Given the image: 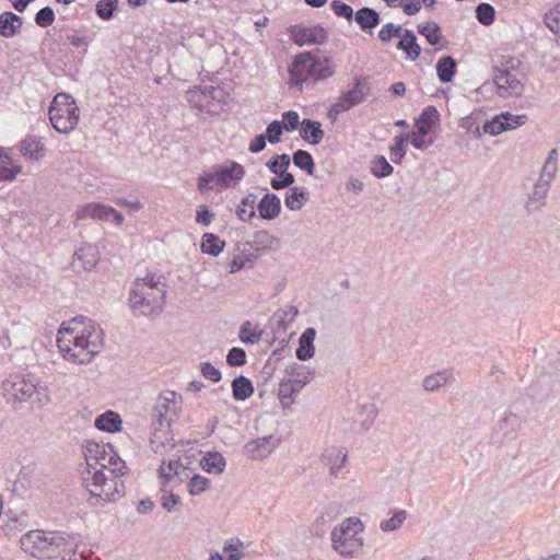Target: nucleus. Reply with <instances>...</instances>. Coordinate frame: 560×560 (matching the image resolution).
Wrapping results in <instances>:
<instances>
[{
	"instance_id": "obj_45",
	"label": "nucleus",
	"mask_w": 560,
	"mask_h": 560,
	"mask_svg": "<svg viewBox=\"0 0 560 560\" xmlns=\"http://www.w3.org/2000/svg\"><path fill=\"white\" fill-rule=\"evenodd\" d=\"M409 139V135H400L394 138V144L390 145V160L400 164L406 155V141Z\"/></svg>"
},
{
	"instance_id": "obj_55",
	"label": "nucleus",
	"mask_w": 560,
	"mask_h": 560,
	"mask_svg": "<svg viewBox=\"0 0 560 560\" xmlns=\"http://www.w3.org/2000/svg\"><path fill=\"white\" fill-rule=\"evenodd\" d=\"M503 118H501V114L493 117L491 120H488L482 126V132L489 133L491 136H498L503 131H506V125L503 122Z\"/></svg>"
},
{
	"instance_id": "obj_37",
	"label": "nucleus",
	"mask_w": 560,
	"mask_h": 560,
	"mask_svg": "<svg viewBox=\"0 0 560 560\" xmlns=\"http://www.w3.org/2000/svg\"><path fill=\"white\" fill-rule=\"evenodd\" d=\"M522 419L518 415L511 411L506 412L502 420L499 421V429L504 431V436L509 440H513L516 436V432L522 425Z\"/></svg>"
},
{
	"instance_id": "obj_31",
	"label": "nucleus",
	"mask_w": 560,
	"mask_h": 560,
	"mask_svg": "<svg viewBox=\"0 0 560 560\" xmlns=\"http://www.w3.org/2000/svg\"><path fill=\"white\" fill-rule=\"evenodd\" d=\"M95 427L105 432H119L121 430V419L117 412L108 410L95 420Z\"/></svg>"
},
{
	"instance_id": "obj_23",
	"label": "nucleus",
	"mask_w": 560,
	"mask_h": 560,
	"mask_svg": "<svg viewBox=\"0 0 560 560\" xmlns=\"http://www.w3.org/2000/svg\"><path fill=\"white\" fill-rule=\"evenodd\" d=\"M23 19L11 12L5 11L0 14V35L5 38H12L21 32Z\"/></svg>"
},
{
	"instance_id": "obj_24",
	"label": "nucleus",
	"mask_w": 560,
	"mask_h": 560,
	"mask_svg": "<svg viewBox=\"0 0 560 560\" xmlns=\"http://www.w3.org/2000/svg\"><path fill=\"white\" fill-rule=\"evenodd\" d=\"M316 337V330L313 327L306 328L300 337L299 348L295 351V355L301 361H306L314 357L315 347L314 340Z\"/></svg>"
},
{
	"instance_id": "obj_26",
	"label": "nucleus",
	"mask_w": 560,
	"mask_h": 560,
	"mask_svg": "<svg viewBox=\"0 0 560 560\" xmlns=\"http://www.w3.org/2000/svg\"><path fill=\"white\" fill-rule=\"evenodd\" d=\"M21 170V165L16 164L9 153L0 148V182L13 180Z\"/></svg>"
},
{
	"instance_id": "obj_29",
	"label": "nucleus",
	"mask_w": 560,
	"mask_h": 560,
	"mask_svg": "<svg viewBox=\"0 0 560 560\" xmlns=\"http://www.w3.org/2000/svg\"><path fill=\"white\" fill-rule=\"evenodd\" d=\"M558 172V151L552 149L549 151L548 156L541 167L539 177L537 180L551 186L553 178Z\"/></svg>"
},
{
	"instance_id": "obj_60",
	"label": "nucleus",
	"mask_w": 560,
	"mask_h": 560,
	"mask_svg": "<svg viewBox=\"0 0 560 560\" xmlns=\"http://www.w3.org/2000/svg\"><path fill=\"white\" fill-rule=\"evenodd\" d=\"M60 39L65 42V44H70L73 47H86L89 45V37L81 36L77 32H66L65 36L60 35Z\"/></svg>"
},
{
	"instance_id": "obj_27",
	"label": "nucleus",
	"mask_w": 560,
	"mask_h": 560,
	"mask_svg": "<svg viewBox=\"0 0 560 560\" xmlns=\"http://www.w3.org/2000/svg\"><path fill=\"white\" fill-rule=\"evenodd\" d=\"M354 20L363 32H369L380 24V14L372 8H361L354 14Z\"/></svg>"
},
{
	"instance_id": "obj_57",
	"label": "nucleus",
	"mask_w": 560,
	"mask_h": 560,
	"mask_svg": "<svg viewBox=\"0 0 560 560\" xmlns=\"http://www.w3.org/2000/svg\"><path fill=\"white\" fill-rule=\"evenodd\" d=\"M330 7L337 16L343 18L349 22L353 19V16L355 14L353 12V9L349 4H347L340 0H334L330 3Z\"/></svg>"
},
{
	"instance_id": "obj_63",
	"label": "nucleus",
	"mask_w": 560,
	"mask_h": 560,
	"mask_svg": "<svg viewBox=\"0 0 560 560\" xmlns=\"http://www.w3.org/2000/svg\"><path fill=\"white\" fill-rule=\"evenodd\" d=\"M200 373L206 378L213 383H218L222 378L221 372L210 362L200 363Z\"/></svg>"
},
{
	"instance_id": "obj_28",
	"label": "nucleus",
	"mask_w": 560,
	"mask_h": 560,
	"mask_svg": "<svg viewBox=\"0 0 560 560\" xmlns=\"http://www.w3.org/2000/svg\"><path fill=\"white\" fill-rule=\"evenodd\" d=\"M20 152L24 158L39 160L45 154V147L35 137L27 136L20 143Z\"/></svg>"
},
{
	"instance_id": "obj_50",
	"label": "nucleus",
	"mask_w": 560,
	"mask_h": 560,
	"mask_svg": "<svg viewBox=\"0 0 560 560\" xmlns=\"http://www.w3.org/2000/svg\"><path fill=\"white\" fill-rule=\"evenodd\" d=\"M296 389L292 380H282L279 384L278 397L281 404L290 405L293 401Z\"/></svg>"
},
{
	"instance_id": "obj_59",
	"label": "nucleus",
	"mask_w": 560,
	"mask_h": 560,
	"mask_svg": "<svg viewBox=\"0 0 560 560\" xmlns=\"http://www.w3.org/2000/svg\"><path fill=\"white\" fill-rule=\"evenodd\" d=\"M167 469L170 472H166L164 467L160 468V476L165 480L164 483L166 485L174 478V476H178L180 471H185V467H183L178 460H170L167 464Z\"/></svg>"
},
{
	"instance_id": "obj_16",
	"label": "nucleus",
	"mask_w": 560,
	"mask_h": 560,
	"mask_svg": "<svg viewBox=\"0 0 560 560\" xmlns=\"http://www.w3.org/2000/svg\"><path fill=\"white\" fill-rule=\"evenodd\" d=\"M112 444L98 443L95 441H89L85 445L84 456L86 459V469H103L105 470L106 463H109L107 458L108 447Z\"/></svg>"
},
{
	"instance_id": "obj_39",
	"label": "nucleus",
	"mask_w": 560,
	"mask_h": 560,
	"mask_svg": "<svg viewBox=\"0 0 560 560\" xmlns=\"http://www.w3.org/2000/svg\"><path fill=\"white\" fill-rule=\"evenodd\" d=\"M256 202V196L249 194L247 197L241 200L236 209L237 218L243 222H249L253 218H255L256 212L254 210V206Z\"/></svg>"
},
{
	"instance_id": "obj_20",
	"label": "nucleus",
	"mask_w": 560,
	"mask_h": 560,
	"mask_svg": "<svg viewBox=\"0 0 560 560\" xmlns=\"http://www.w3.org/2000/svg\"><path fill=\"white\" fill-rule=\"evenodd\" d=\"M550 186L536 180L533 186L532 191L527 195V200L525 202V210L527 213H534L541 210L547 205V196L549 192Z\"/></svg>"
},
{
	"instance_id": "obj_25",
	"label": "nucleus",
	"mask_w": 560,
	"mask_h": 560,
	"mask_svg": "<svg viewBox=\"0 0 560 560\" xmlns=\"http://www.w3.org/2000/svg\"><path fill=\"white\" fill-rule=\"evenodd\" d=\"M453 382H455L453 372L451 370H441L424 377L423 388L427 392H434Z\"/></svg>"
},
{
	"instance_id": "obj_6",
	"label": "nucleus",
	"mask_w": 560,
	"mask_h": 560,
	"mask_svg": "<svg viewBox=\"0 0 560 560\" xmlns=\"http://www.w3.org/2000/svg\"><path fill=\"white\" fill-rule=\"evenodd\" d=\"M334 72L327 58L313 52L299 54L289 67L290 83L299 90H302L304 83H316L331 77Z\"/></svg>"
},
{
	"instance_id": "obj_13",
	"label": "nucleus",
	"mask_w": 560,
	"mask_h": 560,
	"mask_svg": "<svg viewBox=\"0 0 560 560\" xmlns=\"http://www.w3.org/2000/svg\"><path fill=\"white\" fill-rule=\"evenodd\" d=\"M332 548L342 557L351 558L363 546V539L355 533H346L345 529H332Z\"/></svg>"
},
{
	"instance_id": "obj_34",
	"label": "nucleus",
	"mask_w": 560,
	"mask_h": 560,
	"mask_svg": "<svg viewBox=\"0 0 560 560\" xmlns=\"http://www.w3.org/2000/svg\"><path fill=\"white\" fill-rule=\"evenodd\" d=\"M456 61L451 56H444L436 62L435 69L439 80L442 83L452 82L456 73Z\"/></svg>"
},
{
	"instance_id": "obj_49",
	"label": "nucleus",
	"mask_w": 560,
	"mask_h": 560,
	"mask_svg": "<svg viewBox=\"0 0 560 560\" xmlns=\"http://www.w3.org/2000/svg\"><path fill=\"white\" fill-rule=\"evenodd\" d=\"M118 0H100L96 3L95 12L98 18L108 21L114 16V12L118 8Z\"/></svg>"
},
{
	"instance_id": "obj_10",
	"label": "nucleus",
	"mask_w": 560,
	"mask_h": 560,
	"mask_svg": "<svg viewBox=\"0 0 560 560\" xmlns=\"http://www.w3.org/2000/svg\"><path fill=\"white\" fill-rule=\"evenodd\" d=\"M440 113L434 106H427L421 112L420 116L416 119L417 130L409 135L411 144L419 150L428 149L433 140H425V136L439 122Z\"/></svg>"
},
{
	"instance_id": "obj_8",
	"label": "nucleus",
	"mask_w": 560,
	"mask_h": 560,
	"mask_svg": "<svg viewBox=\"0 0 560 560\" xmlns=\"http://www.w3.org/2000/svg\"><path fill=\"white\" fill-rule=\"evenodd\" d=\"M245 175L244 167L237 162L230 161L198 177L197 187L203 192L219 187H225L230 182H240Z\"/></svg>"
},
{
	"instance_id": "obj_62",
	"label": "nucleus",
	"mask_w": 560,
	"mask_h": 560,
	"mask_svg": "<svg viewBox=\"0 0 560 560\" xmlns=\"http://www.w3.org/2000/svg\"><path fill=\"white\" fill-rule=\"evenodd\" d=\"M501 118H503V122L506 125L508 130L523 126L528 119V117L524 114L513 115L509 112L501 113Z\"/></svg>"
},
{
	"instance_id": "obj_47",
	"label": "nucleus",
	"mask_w": 560,
	"mask_h": 560,
	"mask_svg": "<svg viewBox=\"0 0 560 560\" xmlns=\"http://www.w3.org/2000/svg\"><path fill=\"white\" fill-rule=\"evenodd\" d=\"M418 32L423 35L431 45H438L442 38L440 26L435 22H427L418 26Z\"/></svg>"
},
{
	"instance_id": "obj_46",
	"label": "nucleus",
	"mask_w": 560,
	"mask_h": 560,
	"mask_svg": "<svg viewBox=\"0 0 560 560\" xmlns=\"http://www.w3.org/2000/svg\"><path fill=\"white\" fill-rule=\"evenodd\" d=\"M262 335V330L252 328L250 322L246 320L241 325L238 337L246 345L257 343Z\"/></svg>"
},
{
	"instance_id": "obj_44",
	"label": "nucleus",
	"mask_w": 560,
	"mask_h": 560,
	"mask_svg": "<svg viewBox=\"0 0 560 560\" xmlns=\"http://www.w3.org/2000/svg\"><path fill=\"white\" fill-rule=\"evenodd\" d=\"M291 163V159L287 153L277 154L272 156L267 163L266 166L268 170L275 175H281L284 171H288Z\"/></svg>"
},
{
	"instance_id": "obj_2",
	"label": "nucleus",
	"mask_w": 560,
	"mask_h": 560,
	"mask_svg": "<svg viewBox=\"0 0 560 560\" xmlns=\"http://www.w3.org/2000/svg\"><path fill=\"white\" fill-rule=\"evenodd\" d=\"M105 470L85 469L82 472V485L89 491L88 502L91 505H105L118 501L125 493L121 477L127 475L128 467L119 457L114 446L108 447Z\"/></svg>"
},
{
	"instance_id": "obj_11",
	"label": "nucleus",
	"mask_w": 560,
	"mask_h": 560,
	"mask_svg": "<svg viewBox=\"0 0 560 560\" xmlns=\"http://www.w3.org/2000/svg\"><path fill=\"white\" fill-rule=\"evenodd\" d=\"M75 218L78 221L86 219H94L100 221L113 220L116 225H121L125 220L124 215L116 209L100 202H90L79 208L75 212Z\"/></svg>"
},
{
	"instance_id": "obj_61",
	"label": "nucleus",
	"mask_w": 560,
	"mask_h": 560,
	"mask_svg": "<svg viewBox=\"0 0 560 560\" xmlns=\"http://www.w3.org/2000/svg\"><path fill=\"white\" fill-rule=\"evenodd\" d=\"M283 129L284 128H283L281 121L273 120L268 125L265 137H267L268 141L271 144H276V143L280 142V138H281Z\"/></svg>"
},
{
	"instance_id": "obj_15",
	"label": "nucleus",
	"mask_w": 560,
	"mask_h": 560,
	"mask_svg": "<svg viewBox=\"0 0 560 560\" xmlns=\"http://www.w3.org/2000/svg\"><path fill=\"white\" fill-rule=\"evenodd\" d=\"M292 38L299 46L320 45L327 40L328 32L320 25H314L311 27L295 26L292 30Z\"/></svg>"
},
{
	"instance_id": "obj_1",
	"label": "nucleus",
	"mask_w": 560,
	"mask_h": 560,
	"mask_svg": "<svg viewBox=\"0 0 560 560\" xmlns=\"http://www.w3.org/2000/svg\"><path fill=\"white\" fill-rule=\"evenodd\" d=\"M103 330L86 317L63 323L57 334L62 358L75 364H89L104 346Z\"/></svg>"
},
{
	"instance_id": "obj_21",
	"label": "nucleus",
	"mask_w": 560,
	"mask_h": 560,
	"mask_svg": "<svg viewBox=\"0 0 560 560\" xmlns=\"http://www.w3.org/2000/svg\"><path fill=\"white\" fill-rule=\"evenodd\" d=\"M98 261V250L92 244H82L73 254V266L80 265L84 270H91Z\"/></svg>"
},
{
	"instance_id": "obj_58",
	"label": "nucleus",
	"mask_w": 560,
	"mask_h": 560,
	"mask_svg": "<svg viewBox=\"0 0 560 560\" xmlns=\"http://www.w3.org/2000/svg\"><path fill=\"white\" fill-rule=\"evenodd\" d=\"M55 20V12L50 7L42 8L35 14V23L40 27L50 26Z\"/></svg>"
},
{
	"instance_id": "obj_53",
	"label": "nucleus",
	"mask_w": 560,
	"mask_h": 560,
	"mask_svg": "<svg viewBox=\"0 0 560 560\" xmlns=\"http://www.w3.org/2000/svg\"><path fill=\"white\" fill-rule=\"evenodd\" d=\"M210 480L201 475H194L188 485L187 490L190 495H199L208 489Z\"/></svg>"
},
{
	"instance_id": "obj_12",
	"label": "nucleus",
	"mask_w": 560,
	"mask_h": 560,
	"mask_svg": "<svg viewBox=\"0 0 560 560\" xmlns=\"http://www.w3.org/2000/svg\"><path fill=\"white\" fill-rule=\"evenodd\" d=\"M493 82L500 97L518 96L523 92V84L516 74L508 68L495 67L493 69Z\"/></svg>"
},
{
	"instance_id": "obj_5",
	"label": "nucleus",
	"mask_w": 560,
	"mask_h": 560,
	"mask_svg": "<svg viewBox=\"0 0 560 560\" xmlns=\"http://www.w3.org/2000/svg\"><path fill=\"white\" fill-rule=\"evenodd\" d=\"M166 290L153 276L137 279L130 292L129 303L135 312L143 316H155L163 311Z\"/></svg>"
},
{
	"instance_id": "obj_33",
	"label": "nucleus",
	"mask_w": 560,
	"mask_h": 560,
	"mask_svg": "<svg viewBox=\"0 0 560 560\" xmlns=\"http://www.w3.org/2000/svg\"><path fill=\"white\" fill-rule=\"evenodd\" d=\"M398 49L406 51L412 60L420 56L421 47L417 43V37L410 30H405L396 46Z\"/></svg>"
},
{
	"instance_id": "obj_4",
	"label": "nucleus",
	"mask_w": 560,
	"mask_h": 560,
	"mask_svg": "<svg viewBox=\"0 0 560 560\" xmlns=\"http://www.w3.org/2000/svg\"><path fill=\"white\" fill-rule=\"evenodd\" d=\"M182 402V395L174 390H164L156 397L150 413L152 447H160L168 440L171 424L178 418Z\"/></svg>"
},
{
	"instance_id": "obj_40",
	"label": "nucleus",
	"mask_w": 560,
	"mask_h": 560,
	"mask_svg": "<svg viewBox=\"0 0 560 560\" xmlns=\"http://www.w3.org/2000/svg\"><path fill=\"white\" fill-rule=\"evenodd\" d=\"M161 506L167 512L178 511L182 506V499L179 495L166 490V483L161 487L160 495Z\"/></svg>"
},
{
	"instance_id": "obj_51",
	"label": "nucleus",
	"mask_w": 560,
	"mask_h": 560,
	"mask_svg": "<svg viewBox=\"0 0 560 560\" xmlns=\"http://www.w3.org/2000/svg\"><path fill=\"white\" fill-rule=\"evenodd\" d=\"M406 518L407 512L405 510H398L390 518L382 521L380 527L383 532H393L399 528Z\"/></svg>"
},
{
	"instance_id": "obj_38",
	"label": "nucleus",
	"mask_w": 560,
	"mask_h": 560,
	"mask_svg": "<svg viewBox=\"0 0 560 560\" xmlns=\"http://www.w3.org/2000/svg\"><path fill=\"white\" fill-rule=\"evenodd\" d=\"M225 458L218 452L208 453L201 460V467L209 474H221L225 468Z\"/></svg>"
},
{
	"instance_id": "obj_42",
	"label": "nucleus",
	"mask_w": 560,
	"mask_h": 560,
	"mask_svg": "<svg viewBox=\"0 0 560 560\" xmlns=\"http://www.w3.org/2000/svg\"><path fill=\"white\" fill-rule=\"evenodd\" d=\"M287 373L290 376H293L295 380V384H299V387H304L308 384L314 376V372L307 370L304 365L301 364H292L287 369Z\"/></svg>"
},
{
	"instance_id": "obj_54",
	"label": "nucleus",
	"mask_w": 560,
	"mask_h": 560,
	"mask_svg": "<svg viewBox=\"0 0 560 560\" xmlns=\"http://www.w3.org/2000/svg\"><path fill=\"white\" fill-rule=\"evenodd\" d=\"M401 25L387 23L378 32V38L384 43H389L394 37H401L404 33Z\"/></svg>"
},
{
	"instance_id": "obj_7",
	"label": "nucleus",
	"mask_w": 560,
	"mask_h": 560,
	"mask_svg": "<svg viewBox=\"0 0 560 560\" xmlns=\"http://www.w3.org/2000/svg\"><path fill=\"white\" fill-rule=\"evenodd\" d=\"M51 126L60 133H69L80 119V109L75 100L67 93H58L49 106Z\"/></svg>"
},
{
	"instance_id": "obj_30",
	"label": "nucleus",
	"mask_w": 560,
	"mask_h": 560,
	"mask_svg": "<svg viewBox=\"0 0 560 560\" xmlns=\"http://www.w3.org/2000/svg\"><path fill=\"white\" fill-rule=\"evenodd\" d=\"M232 396L235 400L243 401L254 394V386L249 378L244 375L235 377L232 383Z\"/></svg>"
},
{
	"instance_id": "obj_18",
	"label": "nucleus",
	"mask_w": 560,
	"mask_h": 560,
	"mask_svg": "<svg viewBox=\"0 0 560 560\" xmlns=\"http://www.w3.org/2000/svg\"><path fill=\"white\" fill-rule=\"evenodd\" d=\"M364 98V85L358 81L352 89L339 96L338 102L331 106V110H336V113L349 110L363 102Z\"/></svg>"
},
{
	"instance_id": "obj_19",
	"label": "nucleus",
	"mask_w": 560,
	"mask_h": 560,
	"mask_svg": "<svg viewBox=\"0 0 560 560\" xmlns=\"http://www.w3.org/2000/svg\"><path fill=\"white\" fill-rule=\"evenodd\" d=\"M348 459L346 448L339 446H329L322 454L323 463L329 467L332 477H338L341 468L345 467Z\"/></svg>"
},
{
	"instance_id": "obj_43",
	"label": "nucleus",
	"mask_w": 560,
	"mask_h": 560,
	"mask_svg": "<svg viewBox=\"0 0 560 560\" xmlns=\"http://www.w3.org/2000/svg\"><path fill=\"white\" fill-rule=\"evenodd\" d=\"M371 173L377 178H384L393 174L394 168L383 155H376L371 161Z\"/></svg>"
},
{
	"instance_id": "obj_41",
	"label": "nucleus",
	"mask_w": 560,
	"mask_h": 560,
	"mask_svg": "<svg viewBox=\"0 0 560 560\" xmlns=\"http://www.w3.org/2000/svg\"><path fill=\"white\" fill-rule=\"evenodd\" d=\"M292 161L294 165L308 175H313L315 171V163L312 154L305 150H298L293 153Z\"/></svg>"
},
{
	"instance_id": "obj_36",
	"label": "nucleus",
	"mask_w": 560,
	"mask_h": 560,
	"mask_svg": "<svg viewBox=\"0 0 560 560\" xmlns=\"http://www.w3.org/2000/svg\"><path fill=\"white\" fill-rule=\"evenodd\" d=\"M225 246V242L213 233H205L201 237L200 248L203 254L219 256Z\"/></svg>"
},
{
	"instance_id": "obj_9",
	"label": "nucleus",
	"mask_w": 560,
	"mask_h": 560,
	"mask_svg": "<svg viewBox=\"0 0 560 560\" xmlns=\"http://www.w3.org/2000/svg\"><path fill=\"white\" fill-rule=\"evenodd\" d=\"M36 393V385L22 375H10L2 382V395L8 404L18 409Z\"/></svg>"
},
{
	"instance_id": "obj_64",
	"label": "nucleus",
	"mask_w": 560,
	"mask_h": 560,
	"mask_svg": "<svg viewBox=\"0 0 560 560\" xmlns=\"http://www.w3.org/2000/svg\"><path fill=\"white\" fill-rule=\"evenodd\" d=\"M282 118V126L288 131L295 130L299 127V125H301L300 116L295 110H288L283 113Z\"/></svg>"
},
{
	"instance_id": "obj_14",
	"label": "nucleus",
	"mask_w": 560,
	"mask_h": 560,
	"mask_svg": "<svg viewBox=\"0 0 560 560\" xmlns=\"http://www.w3.org/2000/svg\"><path fill=\"white\" fill-rule=\"evenodd\" d=\"M299 310L296 306L289 305L283 308H279L269 318V327L273 334L275 339H280L282 335L287 332L289 327L293 324Z\"/></svg>"
},
{
	"instance_id": "obj_32",
	"label": "nucleus",
	"mask_w": 560,
	"mask_h": 560,
	"mask_svg": "<svg viewBox=\"0 0 560 560\" xmlns=\"http://www.w3.org/2000/svg\"><path fill=\"white\" fill-rule=\"evenodd\" d=\"M301 137L312 144H318L324 138V131L318 121L304 119L301 122Z\"/></svg>"
},
{
	"instance_id": "obj_3",
	"label": "nucleus",
	"mask_w": 560,
	"mask_h": 560,
	"mask_svg": "<svg viewBox=\"0 0 560 560\" xmlns=\"http://www.w3.org/2000/svg\"><path fill=\"white\" fill-rule=\"evenodd\" d=\"M70 535L65 532L32 529L20 538L21 549L30 557L38 560L61 558V560H75L70 557L72 547Z\"/></svg>"
},
{
	"instance_id": "obj_17",
	"label": "nucleus",
	"mask_w": 560,
	"mask_h": 560,
	"mask_svg": "<svg viewBox=\"0 0 560 560\" xmlns=\"http://www.w3.org/2000/svg\"><path fill=\"white\" fill-rule=\"evenodd\" d=\"M278 441L272 436H262L248 441L245 446L246 455L252 459H264L277 447Z\"/></svg>"
},
{
	"instance_id": "obj_22",
	"label": "nucleus",
	"mask_w": 560,
	"mask_h": 560,
	"mask_svg": "<svg viewBox=\"0 0 560 560\" xmlns=\"http://www.w3.org/2000/svg\"><path fill=\"white\" fill-rule=\"evenodd\" d=\"M257 210L261 219L273 220L281 212V201L276 194H266L257 205Z\"/></svg>"
},
{
	"instance_id": "obj_52",
	"label": "nucleus",
	"mask_w": 560,
	"mask_h": 560,
	"mask_svg": "<svg viewBox=\"0 0 560 560\" xmlns=\"http://www.w3.org/2000/svg\"><path fill=\"white\" fill-rule=\"evenodd\" d=\"M494 8L489 3H480L476 8V18L479 23H481L485 26H488L493 23L494 21Z\"/></svg>"
},
{
	"instance_id": "obj_48",
	"label": "nucleus",
	"mask_w": 560,
	"mask_h": 560,
	"mask_svg": "<svg viewBox=\"0 0 560 560\" xmlns=\"http://www.w3.org/2000/svg\"><path fill=\"white\" fill-rule=\"evenodd\" d=\"M546 26L558 36L560 40V3L550 9L544 16Z\"/></svg>"
},
{
	"instance_id": "obj_35",
	"label": "nucleus",
	"mask_w": 560,
	"mask_h": 560,
	"mask_svg": "<svg viewBox=\"0 0 560 560\" xmlns=\"http://www.w3.org/2000/svg\"><path fill=\"white\" fill-rule=\"evenodd\" d=\"M308 200V194L305 188L290 187L285 195L284 203L288 209L292 211H299L303 208L305 202Z\"/></svg>"
},
{
	"instance_id": "obj_56",
	"label": "nucleus",
	"mask_w": 560,
	"mask_h": 560,
	"mask_svg": "<svg viewBox=\"0 0 560 560\" xmlns=\"http://www.w3.org/2000/svg\"><path fill=\"white\" fill-rule=\"evenodd\" d=\"M226 363L230 366L238 368L246 364V352L244 349L234 347L229 350L226 355Z\"/></svg>"
}]
</instances>
